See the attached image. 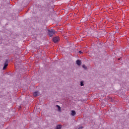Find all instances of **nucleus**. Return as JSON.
Returning a JSON list of instances; mask_svg holds the SVG:
<instances>
[{"label":"nucleus","instance_id":"6","mask_svg":"<svg viewBox=\"0 0 129 129\" xmlns=\"http://www.w3.org/2000/svg\"><path fill=\"white\" fill-rule=\"evenodd\" d=\"M76 63H77V65H78L79 66H80V65H81V61H80L79 60H77L76 61Z\"/></svg>","mask_w":129,"mask_h":129},{"label":"nucleus","instance_id":"12","mask_svg":"<svg viewBox=\"0 0 129 129\" xmlns=\"http://www.w3.org/2000/svg\"><path fill=\"white\" fill-rule=\"evenodd\" d=\"M82 128H83V126H81V127H79V129H82Z\"/></svg>","mask_w":129,"mask_h":129},{"label":"nucleus","instance_id":"11","mask_svg":"<svg viewBox=\"0 0 129 129\" xmlns=\"http://www.w3.org/2000/svg\"><path fill=\"white\" fill-rule=\"evenodd\" d=\"M79 53H80V54H82L83 52H82V51L80 50L79 51Z\"/></svg>","mask_w":129,"mask_h":129},{"label":"nucleus","instance_id":"4","mask_svg":"<svg viewBox=\"0 0 129 129\" xmlns=\"http://www.w3.org/2000/svg\"><path fill=\"white\" fill-rule=\"evenodd\" d=\"M9 65V63H8V60H7L5 63H4V66L3 67V70H5L7 67H8V66Z\"/></svg>","mask_w":129,"mask_h":129},{"label":"nucleus","instance_id":"9","mask_svg":"<svg viewBox=\"0 0 129 129\" xmlns=\"http://www.w3.org/2000/svg\"><path fill=\"white\" fill-rule=\"evenodd\" d=\"M82 67H83V68L85 69V70H86V69H87V67L86 66H85V64L83 65Z\"/></svg>","mask_w":129,"mask_h":129},{"label":"nucleus","instance_id":"3","mask_svg":"<svg viewBox=\"0 0 129 129\" xmlns=\"http://www.w3.org/2000/svg\"><path fill=\"white\" fill-rule=\"evenodd\" d=\"M39 95H40V93L38 91H36L33 93L34 97H37V96H39Z\"/></svg>","mask_w":129,"mask_h":129},{"label":"nucleus","instance_id":"10","mask_svg":"<svg viewBox=\"0 0 129 129\" xmlns=\"http://www.w3.org/2000/svg\"><path fill=\"white\" fill-rule=\"evenodd\" d=\"M84 85L83 82H81V86H83Z\"/></svg>","mask_w":129,"mask_h":129},{"label":"nucleus","instance_id":"5","mask_svg":"<svg viewBox=\"0 0 129 129\" xmlns=\"http://www.w3.org/2000/svg\"><path fill=\"white\" fill-rule=\"evenodd\" d=\"M75 114H76V112L75 110H72L71 113V115H72V116H74Z\"/></svg>","mask_w":129,"mask_h":129},{"label":"nucleus","instance_id":"1","mask_svg":"<svg viewBox=\"0 0 129 129\" xmlns=\"http://www.w3.org/2000/svg\"><path fill=\"white\" fill-rule=\"evenodd\" d=\"M56 31L54 29H51L50 30H48V35L50 37H52V36L55 34Z\"/></svg>","mask_w":129,"mask_h":129},{"label":"nucleus","instance_id":"13","mask_svg":"<svg viewBox=\"0 0 129 129\" xmlns=\"http://www.w3.org/2000/svg\"><path fill=\"white\" fill-rule=\"evenodd\" d=\"M104 106H105V105H104L103 106V107H104Z\"/></svg>","mask_w":129,"mask_h":129},{"label":"nucleus","instance_id":"7","mask_svg":"<svg viewBox=\"0 0 129 129\" xmlns=\"http://www.w3.org/2000/svg\"><path fill=\"white\" fill-rule=\"evenodd\" d=\"M61 127H62V126L61 125H57L56 126V128L55 129H61Z\"/></svg>","mask_w":129,"mask_h":129},{"label":"nucleus","instance_id":"8","mask_svg":"<svg viewBox=\"0 0 129 129\" xmlns=\"http://www.w3.org/2000/svg\"><path fill=\"white\" fill-rule=\"evenodd\" d=\"M56 107H57L59 111H61V107H60V106L56 105Z\"/></svg>","mask_w":129,"mask_h":129},{"label":"nucleus","instance_id":"14","mask_svg":"<svg viewBox=\"0 0 129 129\" xmlns=\"http://www.w3.org/2000/svg\"><path fill=\"white\" fill-rule=\"evenodd\" d=\"M120 58H118V60H120Z\"/></svg>","mask_w":129,"mask_h":129},{"label":"nucleus","instance_id":"2","mask_svg":"<svg viewBox=\"0 0 129 129\" xmlns=\"http://www.w3.org/2000/svg\"><path fill=\"white\" fill-rule=\"evenodd\" d=\"M53 41L54 43H57V42L60 41V38H59L58 36H56L53 38Z\"/></svg>","mask_w":129,"mask_h":129}]
</instances>
